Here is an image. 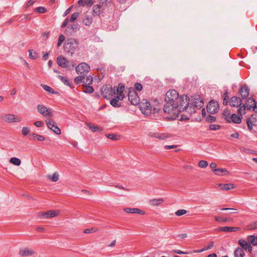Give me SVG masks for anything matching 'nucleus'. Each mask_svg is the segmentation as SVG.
Wrapping results in <instances>:
<instances>
[{"label": "nucleus", "instance_id": "nucleus-34", "mask_svg": "<svg viewBox=\"0 0 257 257\" xmlns=\"http://www.w3.org/2000/svg\"><path fill=\"white\" fill-rule=\"evenodd\" d=\"M100 6L98 5H94L93 7L92 15L93 16H99L100 13Z\"/></svg>", "mask_w": 257, "mask_h": 257}, {"label": "nucleus", "instance_id": "nucleus-31", "mask_svg": "<svg viewBox=\"0 0 257 257\" xmlns=\"http://www.w3.org/2000/svg\"><path fill=\"white\" fill-rule=\"evenodd\" d=\"M87 127L93 132H101L102 129L99 127L98 125H92L90 123H86Z\"/></svg>", "mask_w": 257, "mask_h": 257}, {"label": "nucleus", "instance_id": "nucleus-19", "mask_svg": "<svg viewBox=\"0 0 257 257\" xmlns=\"http://www.w3.org/2000/svg\"><path fill=\"white\" fill-rule=\"evenodd\" d=\"M238 244L240 246H241V248L244 249L245 250H248L250 253L252 252V247L250 244L248 242H246L245 240L243 239H239L238 240Z\"/></svg>", "mask_w": 257, "mask_h": 257}, {"label": "nucleus", "instance_id": "nucleus-17", "mask_svg": "<svg viewBox=\"0 0 257 257\" xmlns=\"http://www.w3.org/2000/svg\"><path fill=\"white\" fill-rule=\"evenodd\" d=\"M204 104L203 100L199 95H195L193 97V103L191 104L192 108L194 110V108H200L203 107Z\"/></svg>", "mask_w": 257, "mask_h": 257}, {"label": "nucleus", "instance_id": "nucleus-9", "mask_svg": "<svg viewBox=\"0 0 257 257\" xmlns=\"http://www.w3.org/2000/svg\"><path fill=\"white\" fill-rule=\"evenodd\" d=\"M37 108L38 112L45 117L50 118L53 115L52 110L43 104H38Z\"/></svg>", "mask_w": 257, "mask_h": 257}, {"label": "nucleus", "instance_id": "nucleus-26", "mask_svg": "<svg viewBox=\"0 0 257 257\" xmlns=\"http://www.w3.org/2000/svg\"><path fill=\"white\" fill-rule=\"evenodd\" d=\"M218 230L223 232H235L239 229L237 227L224 226L219 227Z\"/></svg>", "mask_w": 257, "mask_h": 257}, {"label": "nucleus", "instance_id": "nucleus-61", "mask_svg": "<svg viewBox=\"0 0 257 257\" xmlns=\"http://www.w3.org/2000/svg\"><path fill=\"white\" fill-rule=\"evenodd\" d=\"M69 21V18H67L66 19H65V20L63 21L61 27L62 28H64L65 27H66V26L67 25Z\"/></svg>", "mask_w": 257, "mask_h": 257}, {"label": "nucleus", "instance_id": "nucleus-11", "mask_svg": "<svg viewBox=\"0 0 257 257\" xmlns=\"http://www.w3.org/2000/svg\"><path fill=\"white\" fill-rule=\"evenodd\" d=\"M101 93L104 98L108 99L114 94L113 89L111 85H103L101 89Z\"/></svg>", "mask_w": 257, "mask_h": 257}, {"label": "nucleus", "instance_id": "nucleus-21", "mask_svg": "<svg viewBox=\"0 0 257 257\" xmlns=\"http://www.w3.org/2000/svg\"><path fill=\"white\" fill-rule=\"evenodd\" d=\"M124 211L127 213L139 214L141 215H144L145 214V212L143 210L137 208H124Z\"/></svg>", "mask_w": 257, "mask_h": 257}, {"label": "nucleus", "instance_id": "nucleus-28", "mask_svg": "<svg viewBox=\"0 0 257 257\" xmlns=\"http://www.w3.org/2000/svg\"><path fill=\"white\" fill-rule=\"evenodd\" d=\"M215 172V174L218 176L221 175H227L229 174V172H228L225 169L221 168V169H215L212 170Z\"/></svg>", "mask_w": 257, "mask_h": 257}, {"label": "nucleus", "instance_id": "nucleus-12", "mask_svg": "<svg viewBox=\"0 0 257 257\" xmlns=\"http://www.w3.org/2000/svg\"><path fill=\"white\" fill-rule=\"evenodd\" d=\"M60 211L58 210H51L48 212L39 213L38 216L40 218H51L58 216Z\"/></svg>", "mask_w": 257, "mask_h": 257}, {"label": "nucleus", "instance_id": "nucleus-2", "mask_svg": "<svg viewBox=\"0 0 257 257\" xmlns=\"http://www.w3.org/2000/svg\"><path fill=\"white\" fill-rule=\"evenodd\" d=\"M176 105L178 112L183 111L186 109L191 113L195 111L192 110V106L189 105V98L186 95L179 97L178 100L176 103Z\"/></svg>", "mask_w": 257, "mask_h": 257}, {"label": "nucleus", "instance_id": "nucleus-42", "mask_svg": "<svg viewBox=\"0 0 257 257\" xmlns=\"http://www.w3.org/2000/svg\"><path fill=\"white\" fill-rule=\"evenodd\" d=\"M29 57L32 59H36L38 57V54L36 52L34 51L33 50H29Z\"/></svg>", "mask_w": 257, "mask_h": 257}, {"label": "nucleus", "instance_id": "nucleus-55", "mask_svg": "<svg viewBox=\"0 0 257 257\" xmlns=\"http://www.w3.org/2000/svg\"><path fill=\"white\" fill-rule=\"evenodd\" d=\"M135 88L137 90L141 91L143 89V85L140 83H136Z\"/></svg>", "mask_w": 257, "mask_h": 257}, {"label": "nucleus", "instance_id": "nucleus-6", "mask_svg": "<svg viewBox=\"0 0 257 257\" xmlns=\"http://www.w3.org/2000/svg\"><path fill=\"white\" fill-rule=\"evenodd\" d=\"M179 98V93L174 90H170L166 94L165 101H169L172 103H176Z\"/></svg>", "mask_w": 257, "mask_h": 257}, {"label": "nucleus", "instance_id": "nucleus-14", "mask_svg": "<svg viewBox=\"0 0 257 257\" xmlns=\"http://www.w3.org/2000/svg\"><path fill=\"white\" fill-rule=\"evenodd\" d=\"M140 109L142 112L146 115H150L152 112V106L149 101L146 100L145 102L139 103Z\"/></svg>", "mask_w": 257, "mask_h": 257}, {"label": "nucleus", "instance_id": "nucleus-32", "mask_svg": "<svg viewBox=\"0 0 257 257\" xmlns=\"http://www.w3.org/2000/svg\"><path fill=\"white\" fill-rule=\"evenodd\" d=\"M247 242L253 245H257V236L249 235L247 238Z\"/></svg>", "mask_w": 257, "mask_h": 257}, {"label": "nucleus", "instance_id": "nucleus-43", "mask_svg": "<svg viewBox=\"0 0 257 257\" xmlns=\"http://www.w3.org/2000/svg\"><path fill=\"white\" fill-rule=\"evenodd\" d=\"M41 86L45 91L50 92L52 94L55 93V91L51 87L45 84H41Z\"/></svg>", "mask_w": 257, "mask_h": 257}, {"label": "nucleus", "instance_id": "nucleus-64", "mask_svg": "<svg viewBox=\"0 0 257 257\" xmlns=\"http://www.w3.org/2000/svg\"><path fill=\"white\" fill-rule=\"evenodd\" d=\"M72 6L70 7V8H69L68 9H67L65 11V12L63 14V16L64 17H65L66 16H67L70 12V11L71 10V8H72Z\"/></svg>", "mask_w": 257, "mask_h": 257}, {"label": "nucleus", "instance_id": "nucleus-16", "mask_svg": "<svg viewBox=\"0 0 257 257\" xmlns=\"http://www.w3.org/2000/svg\"><path fill=\"white\" fill-rule=\"evenodd\" d=\"M46 123L47 127L57 135L61 134L60 129L56 125L55 121L51 119H47Z\"/></svg>", "mask_w": 257, "mask_h": 257}, {"label": "nucleus", "instance_id": "nucleus-47", "mask_svg": "<svg viewBox=\"0 0 257 257\" xmlns=\"http://www.w3.org/2000/svg\"><path fill=\"white\" fill-rule=\"evenodd\" d=\"M208 165V162L204 160H201L198 163V166L202 168H205L207 167Z\"/></svg>", "mask_w": 257, "mask_h": 257}, {"label": "nucleus", "instance_id": "nucleus-44", "mask_svg": "<svg viewBox=\"0 0 257 257\" xmlns=\"http://www.w3.org/2000/svg\"><path fill=\"white\" fill-rule=\"evenodd\" d=\"M214 219L216 221L219 222H226L231 220V219L229 218H223L221 217L215 216Z\"/></svg>", "mask_w": 257, "mask_h": 257}, {"label": "nucleus", "instance_id": "nucleus-50", "mask_svg": "<svg viewBox=\"0 0 257 257\" xmlns=\"http://www.w3.org/2000/svg\"><path fill=\"white\" fill-rule=\"evenodd\" d=\"M187 213V211L185 209H179L175 212V214L178 216H180L185 214Z\"/></svg>", "mask_w": 257, "mask_h": 257}, {"label": "nucleus", "instance_id": "nucleus-10", "mask_svg": "<svg viewBox=\"0 0 257 257\" xmlns=\"http://www.w3.org/2000/svg\"><path fill=\"white\" fill-rule=\"evenodd\" d=\"M163 110L164 112L168 114H176L178 113L176 103H172L169 101H166Z\"/></svg>", "mask_w": 257, "mask_h": 257}, {"label": "nucleus", "instance_id": "nucleus-3", "mask_svg": "<svg viewBox=\"0 0 257 257\" xmlns=\"http://www.w3.org/2000/svg\"><path fill=\"white\" fill-rule=\"evenodd\" d=\"M124 86L120 83L118 87H114L113 88V93L115 95V97L110 100V104L113 107L120 106V103H119V100H122L124 98L123 91L124 90Z\"/></svg>", "mask_w": 257, "mask_h": 257}, {"label": "nucleus", "instance_id": "nucleus-53", "mask_svg": "<svg viewBox=\"0 0 257 257\" xmlns=\"http://www.w3.org/2000/svg\"><path fill=\"white\" fill-rule=\"evenodd\" d=\"M35 12L43 14L46 12V9L44 7H40L35 9Z\"/></svg>", "mask_w": 257, "mask_h": 257}, {"label": "nucleus", "instance_id": "nucleus-48", "mask_svg": "<svg viewBox=\"0 0 257 257\" xmlns=\"http://www.w3.org/2000/svg\"><path fill=\"white\" fill-rule=\"evenodd\" d=\"M206 120L209 122H214L216 120L215 117L214 116H212L210 114L207 115L205 117Z\"/></svg>", "mask_w": 257, "mask_h": 257}, {"label": "nucleus", "instance_id": "nucleus-60", "mask_svg": "<svg viewBox=\"0 0 257 257\" xmlns=\"http://www.w3.org/2000/svg\"><path fill=\"white\" fill-rule=\"evenodd\" d=\"M214 246V242L213 241L210 242L209 244L204 247V250H207L212 248Z\"/></svg>", "mask_w": 257, "mask_h": 257}, {"label": "nucleus", "instance_id": "nucleus-27", "mask_svg": "<svg viewBox=\"0 0 257 257\" xmlns=\"http://www.w3.org/2000/svg\"><path fill=\"white\" fill-rule=\"evenodd\" d=\"M219 188L223 190H229L231 189L234 188V185L233 184H219L218 185Z\"/></svg>", "mask_w": 257, "mask_h": 257}, {"label": "nucleus", "instance_id": "nucleus-62", "mask_svg": "<svg viewBox=\"0 0 257 257\" xmlns=\"http://www.w3.org/2000/svg\"><path fill=\"white\" fill-rule=\"evenodd\" d=\"M114 187L116 188H118V189H122L123 190H124V191H128L129 190L127 188H125L123 187H122V186H120V185H114Z\"/></svg>", "mask_w": 257, "mask_h": 257}, {"label": "nucleus", "instance_id": "nucleus-46", "mask_svg": "<svg viewBox=\"0 0 257 257\" xmlns=\"http://www.w3.org/2000/svg\"><path fill=\"white\" fill-rule=\"evenodd\" d=\"M106 137L112 140H117L119 136L114 134H106Z\"/></svg>", "mask_w": 257, "mask_h": 257}, {"label": "nucleus", "instance_id": "nucleus-58", "mask_svg": "<svg viewBox=\"0 0 257 257\" xmlns=\"http://www.w3.org/2000/svg\"><path fill=\"white\" fill-rule=\"evenodd\" d=\"M248 228L251 230L254 229H256L257 228V221L250 224L248 226Z\"/></svg>", "mask_w": 257, "mask_h": 257}, {"label": "nucleus", "instance_id": "nucleus-8", "mask_svg": "<svg viewBox=\"0 0 257 257\" xmlns=\"http://www.w3.org/2000/svg\"><path fill=\"white\" fill-rule=\"evenodd\" d=\"M2 119L5 122L14 123L21 121L22 118L19 115L13 114H6L2 116Z\"/></svg>", "mask_w": 257, "mask_h": 257}, {"label": "nucleus", "instance_id": "nucleus-54", "mask_svg": "<svg viewBox=\"0 0 257 257\" xmlns=\"http://www.w3.org/2000/svg\"><path fill=\"white\" fill-rule=\"evenodd\" d=\"M209 128L210 130L216 131L220 128V126L217 124H211L210 125Z\"/></svg>", "mask_w": 257, "mask_h": 257}, {"label": "nucleus", "instance_id": "nucleus-49", "mask_svg": "<svg viewBox=\"0 0 257 257\" xmlns=\"http://www.w3.org/2000/svg\"><path fill=\"white\" fill-rule=\"evenodd\" d=\"M85 79V77L82 75L78 76L77 77H76L74 79V81L76 83H79L80 82L83 83V80Z\"/></svg>", "mask_w": 257, "mask_h": 257}, {"label": "nucleus", "instance_id": "nucleus-13", "mask_svg": "<svg viewBox=\"0 0 257 257\" xmlns=\"http://www.w3.org/2000/svg\"><path fill=\"white\" fill-rule=\"evenodd\" d=\"M207 111L209 113L214 114L217 113L219 109V105L217 101L212 100L207 105Z\"/></svg>", "mask_w": 257, "mask_h": 257}, {"label": "nucleus", "instance_id": "nucleus-52", "mask_svg": "<svg viewBox=\"0 0 257 257\" xmlns=\"http://www.w3.org/2000/svg\"><path fill=\"white\" fill-rule=\"evenodd\" d=\"M30 132V128L28 127H23L22 131V133L24 136L27 135Z\"/></svg>", "mask_w": 257, "mask_h": 257}, {"label": "nucleus", "instance_id": "nucleus-39", "mask_svg": "<svg viewBox=\"0 0 257 257\" xmlns=\"http://www.w3.org/2000/svg\"><path fill=\"white\" fill-rule=\"evenodd\" d=\"M10 163L16 165V166H20L21 164V161L19 158H16V157H13L10 159Z\"/></svg>", "mask_w": 257, "mask_h": 257}, {"label": "nucleus", "instance_id": "nucleus-5", "mask_svg": "<svg viewBox=\"0 0 257 257\" xmlns=\"http://www.w3.org/2000/svg\"><path fill=\"white\" fill-rule=\"evenodd\" d=\"M248 102H251V104H243V109L242 107H239L238 109L237 112L240 116H242V114L245 113V109L250 110L252 109L254 111L257 112V102H256L255 100L252 97L248 98Z\"/></svg>", "mask_w": 257, "mask_h": 257}, {"label": "nucleus", "instance_id": "nucleus-4", "mask_svg": "<svg viewBox=\"0 0 257 257\" xmlns=\"http://www.w3.org/2000/svg\"><path fill=\"white\" fill-rule=\"evenodd\" d=\"M57 62L59 66L66 68L69 71L72 70L75 67V64L73 60L68 61L62 55L57 57Z\"/></svg>", "mask_w": 257, "mask_h": 257}, {"label": "nucleus", "instance_id": "nucleus-57", "mask_svg": "<svg viewBox=\"0 0 257 257\" xmlns=\"http://www.w3.org/2000/svg\"><path fill=\"white\" fill-rule=\"evenodd\" d=\"M100 3L103 5L108 6L111 3V0H100Z\"/></svg>", "mask_w": 257, "mask_h": 257}, {"label": "nucleus", "instance_id": "nucleus-15", "mask_svg": "<svg viewBox=\"0 0 257 257\" xmlns=\"http://www.w3.org/2000/svg\"><path fill=\"white\" fill-rule=\"evenodd\" d=\"M77 74H85L90 70V66L86 63L83 62L75 67Z\"/></svg>", "mask_w": 257, "mask_h": 257}, {"label": "nucleus", "instance_id": "nucleus-45", "mask_svg": "<svg viewBox=\"0 0 257 257\" xmlns=\"http://www.w3.org/2000/svg\"><path fill=\"white\" fill-rule=\"evenodd\" d=\"M79 16V13H78V12L74 13V14H73L71 15L70 19L69 20V22H73L74 21H75L78 18Z\"/></svg>", "mask_w": 257, "mask_h": 257}, {"label": "nucleus", "instance_id": "nucleus-29", "mask_svg": "<svg viewBox=\"0 0 257 257\" xmlns=\"http://www.w3.org/2000/svg\"><path fill=\"white\" fill-rule=\"evenodd\" d=\"M151 136L157 138L161 140H165L169 137V135L167 134H159V133H154L153 135H151Z\"/></svg>", "mask_w": 257, "mask_h": 257}, {"label": "nucleus", "instance_id": "nucleus-30", "mask_svg": "<svg viewBox=\"0 0 257 257\" xmlns=\"http://www.w3.org/2000/svg\"><path fill=\"white\" fill-rule=\"evenodd\" d=\"M234 257H243L244 252L243 249L240 247H237L234 252Z\"/></svg>", "mask_w": 257, "mask_h": 257}, {"label": "nucleus", "instance_id": "nucleus-41", "mask_svg": "<svg viewBox=\"0 0 257 257\" xmlns=\"http://www.w3.org/2000/svg\"><path fill=\"white\" fill-rule=\"evenodd\" d=\"M58 78L63 82L65 85L67 86H70V83L69 82L68 79L66 77L62 76L61 75L58 76Z\"/></svg>", "mask_w": 257, "mask_h": 257}, {"label": "nucleus", "instance_id": "nucleus-20", "mask_svg": "<svg viewBox=\"0 0 257 257\" xmlns=\"http://www.w3.org/2000/svg\"><path fill=\"white\" fill-rule=\"evenodd\" d=\"M249 89L248 87L244 85L241 86L239 90V93L242 96V99H246L249 95Z\"/></svg>", "mask_w": 257, "mask_h": 257}, {"label": "nucleus", "instance_id": "nucleus-37", "mask_svg": "<svg viewBox=\"0 0 257 257\" xmlns=\"http://www.w3.org/2000/svg\"><path fill=\"white\" fill-rule=\"evenodd\" d=\"M92 22V18L90 16H86L83 20V23L86 26H90Z\"/></svg>", "mask_w": 257, "mask_h": 257}, {"label": "nucleus", "instance_id": "nucleus-63", "mask_svg": "<svg viewBox=\"0 0 257 257\" xmlns=\"http://www.w3.org/2000/svg\"><path fill=\"white\" fill-rule=\"evenodd\" d=\"M43 122L42 121H36L35 123H34V124L37 126V127H41L42 126V125H43Z\"/></svg>", "mask_w": 257, "mask_h": 257}, {"label": "nucleus", "instance_id": "nucleus-7", "mask_svg": "<svg viewBox=\"0 0 257 257\" xmlns=\"http://www.w3.org/2000/svg\"><path fill=\"white\" fill-rule=\"evenodd\" d=\"M128 100L134 105H137L140 103V98L133 88H130L128 93Z\"/></svg>", "mask_w": 257, "mask_h": 257}, {"label": "nucleus", "instance_id": "nucleus-59", "mask_svg": "<svg viewBox=\"0 0 257 257\" xmlns=\"http://www.w3.org/2000/svg\"><path fill=\"white\" fill-rule=\"evenodd\" d=\"M71 29L73 31H77L79 29V25L77 24H73L71 26Z\"/></svg>", "mask_w": 257, "mask_h": 257}, {"label": "nucleus", "instance_id": "nucleus-24", "mask_svg": "<svg viewBox=\"0 0 257 257\" xmlns=\"http://www.w3.org/2000/svg\"><path fill=\"white\" fill-rule=\"evenodd\" d=\"M19 253L22 256H30L34 253V251L33 250L26 248L20 250Z\"/></svg>", "mask_w": 257, "mask_h": 257}, {"label": "nucleus", "instance_id": "nucleus-38", "mask_svg": "<svg viewBox=\"0 0 257 257\" xmlns=\"http://www.w3.org/2000/svg\"><path fill=\"white\" fill-rule=\"evenodd\" d=\"M83 91L86 93H92L94 91V89L90 85H84Z\"/></svg>", "mask_w": 257, "mask_h": 257}, {"label": "nucleus", "instance_id": "nucleus-18", "mask_svg": "<svg viewBox=\"0 0 257 257\" xmlns=\"http://www.w3.org/2000/svg\"><path fill=\"white\" fill-rule=\"evenodd\" d=\"M229 105L232 107H239L243 108V105L241 106V99L240 97L236 96L232 97L229 101Z\"/></svg>", "mask_w": 257, "mask_h": 257}, {"label": "nucleus", "instance_id": "nucleus-35", "mask_svg": "<svg viewBox=\"0 0 257 257\" xmlns=\"http://www.w3.org/2000/svg\"><path fill=\"white\" fill-rule=\"evenodd\" d=\"M93 82V78L91 76H86L83 80V85H91Z\"/></svg>", "mask_w": 257, "mask_h": 257}, {"label": "nucleus", "instance_id": "nucleus-33", "mask_svg": "<svg viewBox=\"0 0 257 257\" xmlns=\"http://www.w3.org/2000/svg\"><path fill=\"white\" fill-rule=\"evenodd\" d=\"M164 202L162 198L154 199L150 200V203L153 206H158Z\"/></svg>", "mask_w": 257, "mask_h": 257}, {"label": "nucleus", "instance_id": "nucleus-25", "mask_svg": "<svg viewBox=\"0 0 257 257\" xmlns=\"http://www.w3.org/2000/svg\"><path fill=\"white\" fill-rule=\"evenodd\" d=\"M94 4L93 0H79L78 4L80 7L88 6L91 7Z\"/></svg>", "mask_w": 257, "mask_h": 257}, {"label": "nucleus", "instance_id": "nucleus-56", "mask_svg": "<svg viewBox=\"0 0 257 257\" xmlns=\"http://www.w3.org/2000/svg\"><path fill=\"white\" fill-rule=\"evenodd\" d=\"M96 231V229L94 228H86L84 230L83 232L85 233H91L92 232H95Z\"/></svg>", "mask_w": 257, "mask_h": 257}, {"label": "nucleus", "instance_id": "nucleus-22", "mask_svg": "<svg viewBox=\"0 0 257 257\" xmlns=\"http://www.w3.org/2000/svg\"><path fill=\"white\" fill-rule=\"evenodd\" d=\"M256 120L255 117H253L252 115L249 117L246 120V124L247 127L249 131L252 130L253 126L255 125Z\"/></svg>", "mask_w": 257, "mask_h": 257}, {"label": "nucleus", "instance_id": "nucleus-51", "mask_svg": "<svg viewBox=\"0 0 257 257\" xmlns=\"http://www.w3.org/2000/svg\"><path fill=\"white\" fill-rule=\"evenodd\" d=\"M65 36L63 35H61L59 37V40L57 43V46L59 47L61 45L62 43L65 41Z\"/></svg>", "mask_w": 257, "mask_h": 257}, {"label": "nucleus", "instance_id": "nucleus-1", "mask_svg": "<svg viewBox=\"0 0 257 257\" xmlns=\"http://www.w3.org/2000/svg\"><path fill=\"white\" fill-rule=\"evenodd\" d=\"M78 48L79 42L74 38L67 39L64 43V50L70 56H72Z\"/></svg>", "mask_w": 257, "mask_h": 257}, {"label": "nucleus", "instance_id": "nucleus-36", "mask_svg": "<svg viewBox=\"0 0 257 257\" xmlns=\"http://www.w3.org/2000/svg\"><path fill=\"white\" fill-rule=\"evenodd\" d=\"M30 136L33 138V139L39 141H43L45 139L44 136L35 133L31 134Z\"/></svg>", "mask_w": 257, "mask_h": 257}, {"label": "nucleus", "instance_id": "nucleus-23", "mask_svg": "<svg viewBox=\"0 0 257 257\" xmlns=\"http://www.w3.org/2000/svg\"><path fill=\"white\" fill-rule=\"evenodd\" d=\"M228 122L232 121L234 123L239 124L241 121V117L240 116L237 115L236 114L233 113L231 115V117L227 119Z\"/></svg>", "mask_w": 257, "mask_h": 257}, {"label": "nucleus", "instance_id": "nucleus-40", "mask_svg": "<svg viewBox=\"0 0 257 257\" xmlns=\"http://www.w3.org/2000/svg\"><path fill=\"white\" fill-rule=\"evenodd\" d=\"M48 178L51 179L53 182H57L59 179V175L57 172L54 173L51 176L50 175L48 176Z\"/></svg>", "mask_w": 257, "mask_h": 257}]
</instances>
